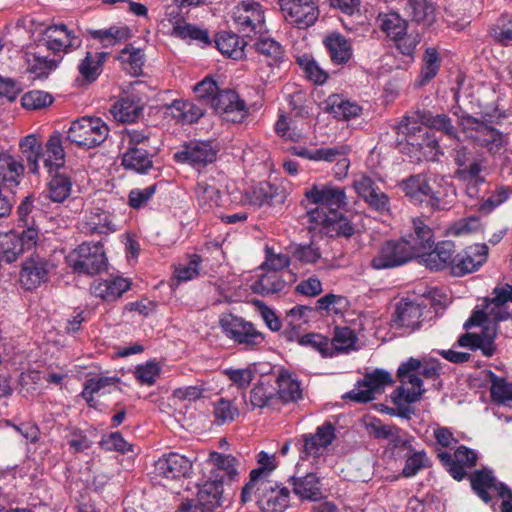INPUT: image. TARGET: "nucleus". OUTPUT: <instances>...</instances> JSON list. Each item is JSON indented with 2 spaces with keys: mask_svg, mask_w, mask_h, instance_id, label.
Returning a JSON list of instances; mask_svg holds the SVG:
<instances>
[{
  "mask_svg": "<svg viewBox=\"0 0 512 512\" xmlns=\"http://www.w3.org/2000/svg\"><path fill=\"white\" fill-rule=\"evenodd\" d=\"M19 147L27 161L29 171L33 174L38 173L39 160L43 157V149L37 136L34 134L27 135L20 141Z\"/></svg>",
  "mask_w": 512,
  "mask_h": 512,
  "instance_id": "obj_47",
  "label": "nucleus"
},
{
  "mask_svg": "<svg viewBox=\"0 0 512 512\" xmlns=\"http://www.w3.org/2000/svg\"><path fill=\"white\" fill-rule=\"evenodd\" d=\"M277 400L276 395L269 386L260 383L252 388L250 391V402L253 407L265 408L273 406Z\"/></svg>",
  "mask_w": 512,
  "mask_h": 512,
  "instance_id": "obj_62",
  "label": "nucleus"
},
{
  "mask_svg": "<svg viewBox=\"0 0 512 512\" xmlns=\"http://www.w3.org/2000/svg\"><path fill=\"white\" fill-rule=\"evenodd\" d=\"M453 159L458 166L456 174L463 179H476L483 169L481 155H476L466 145L458 144L454 148Z\"/></svg>",
  "mask_w": 512,
  "mask_h": 512,
  "instance_id": "obj_28",
  "label": "nucleus"
},
{
  "mask_svg": "<svg viewBox=\"0 0 512 512\" xmlns=\"http://www.w3.org/2000/svg\"><path fill=\"white\" fill-rule=\"evenodd\" d=\"M433 237L432 229L425 224L423 220L414 219L413 233L409 234L407 237H403V239L409 243L414 256L419 257L426 250L431 249L434 243Z\"/></svg>",
  "mask_w": 512,
  "mask_h": 512,
  "instance_id": "obj_37",
  "label": "nucleus"
},
{
  "mask_svg": "<svg viewBox=\"0 0 512 512\" xmlns=\"http://www.w3.org/2000/svg\"><path fill=\"white\" fill-rule=\"evenodd\" d=\"M504 112L498 108L484 110L481 118L464 114L459 118V126L465 139L474 147L485 149L490 155L500 154L509 142V136L494 127L502 118Z\"/></svg>",
  "mask_w": 512,
  "mask_h": 512,
  "instance_id": "obj_1",
  "label": "nucleus"
},
{
  "mask_svg": "<svg viewBox=\"0 0 512 512\" xmlns=\"http://www.w3.org/2000/svg\"><path fill=\"white\" fill-rule=\"evenodd\" d=\"M423 307L412 300L401 299L395 307L391 319L394 329L403 330L404 334H410L420 328L423 316Z\"/></svg>",
  "mask_w": 512,
  "mask_h": 512,
  "instance_id": "obj_20",
  "label": "nucleus"
},
{
  "mask_svg": "<svg viewBox=\"0 0 512 512\" xmlns=\"http://www.w3.org/2000/svg\"><path fill=\"white\" fill-rule=\"evenodd\" d=\"M53 264L38 254H33L22 263L20 282L26 290H33L48 281Z\"/></svg>",
  "mask_w": 512,
  "mask_h": 512,
  "instance_id": "obj_19",
  "label": "nucleus"
},
{
  "mask_svg": "<svg viewBox=\"0 0 512 512\" xmlns=\"http://www.w3.org/2000/svg\"><path fill=\"white\" fill-rule=\"evenodd\" d=\"M335 437V428L330 422H325L317 427L314 434H304L302 436L301 458L308 459L310 456L318 457L322 455L323 451L332 444Z\"/></svg>",
  "mask_w": 512,
  "mask_h": 512,
  "instance_id": "obj_25",
  "label": "nucleus"
},
{
  "mask_svg": "<svg viewBox=\"0 0 512 512\" xmlns=\"http://www.w3.org/2000/svg\"><path fill=\"white\" fill-rule=\"evenodd\" d=\"M306 223L310 231L319 230L331 236L350 237L354 234V227L340 211H325V209H311L306 215Z\"/></svg>",
  "mask_w": 512,
  "mask_h": 512,
  "instance_id": "obj_10",
  "label": "nucleus"
},
{
  "mask_svg": "<svg viewBox=\"0 0 512 512\" xmlns=\"http://www.w3.org/2000/svg\"><path fill=\"white\" fill-rule=\"evenodd\" d=\"M219 324L226 337L247 349H252L264 341L263 334L242 317L227 314L220 318Z\"/></svg>",
  "mask_w": 512,
  "mask_h": 512,
  "instance_id": "obj_11",
  "label": "nucleus"
},
{
  "mask_svg": "<svg viewBox=\"0 0 512 512\" xmlns=\"http://www.w3.org/2000/svg\"><path fill=\"white\" fill-rule=\"evenodd\" d=\"M288 483L301 501L318 502L324 497L320 478L315 473H307L300 477L291 476Z\"/></svg>",
  "mask_w": 512,
  "mask_h": 512,
  "instance_id": "obj_29",
  "label": "nucleus"
},
{
  "mask_svg": "<svg viewBox=\"0 0 512 512\" xmlns=\"http://www.w3.org/2000/svg\"><path fill=\"white\" fill-rule=\"evenodd\" d=\"M437 457L441 464L446 468L449 474L457 481L462 480L467 475L466 468H472L477 463V453L464 446H459L452 456L448 452H439Z\"/></svg>",
  "mask_w": 512,
  "mask_h": 512,
  "instance_id": "obj_22",
  "label": "nucleus"
},
{
  "mask_svg": "<svg viewBox=\"0 0 512 512\" xmlns=\"http://www.w3.org/2000/svg\"><path fill=\"white\" fill-rule=\"evenodd\" d=\"M492 295V298L484 299L481 308L477 306L470 318L465 322L464 328L469 329L473 326H479L488 320L499 322L510 317L507 302H512V285L505 284L501 287H495Z\"/></svg>",
  "mask_w": 512,
  "mask_h": 512,
  "instance_id": "obj_3",
  "label": "nucleus"
},
{
  "mask_svg": "<svg viewBox=\"0 0 512 512\" xmlns=\"http://www.w3.org/2000/svg\"><path fill=\"white\" fill-rule=\"evenodd\" d=\"M426 125L430 129L443 132L450 138L459 140L457 129L452 124V120L445 114L431 115L426 118Z\"/></svg>",
  "mask_w": 512,
  "mask_h": 512,
  "instance_id": "obj_64",
  "label": "nucleus"
},
{
  "mask_svg": "<svg viewBox=\"0 0 512 512\" xmlns=\"http://www.w3.org/2000/svg\"><path fill=\"white\" fill-rule=\"evenodd\" d=\"M259 508L264 512H283L290 503V490L271 480H262L254 488Z\"/></svg>",
  "mask_w": 512,
  "mask_h": 512,
  "instance_id": "obj_13",
  "label": "nucleus"
},
{
  "mask_svg": "<svg viewBox=\"0 0 512 512\" xmlns=\"http://www.w3.org/2000/svg\"><path fill=\"white\" fill-rule=\"evenodd\" d=\"M72 183L69 177L64 174H56L48 184L46 198L53 202L62 203L71 194Z\"/></svg>",
  "mask_w": 512,
  "mask_h": 512,
  "instance_id": "obj_57",
  "label": "nucleus"
},
{
  "mask_svg": "<svg viewBox=\"0 0 512 512\" xmlns=\"http://www.w3.org/2000/svg\"><path fill=\"white\" fill-rule=\"evenodd\" d=\"M39 231L36 227L24 229L21 233L9 232L0 235V259L6 263L15 262L25 251L37 244Z\"/></svg>",
  "mask_w": 512,
  "mask_h": 512,
  "instance_id": "obj_12",
  "label": "nucleus"
},
{
  "mask_svg": "<svg viewBox=\"0 0 512 512\" xmlns=\"http://www.w3.org/2000/svg\"><path fill=\"white\" fill-rule=\"evenodd\" d=\"M155 154L156 152L144 149H126L122 156V165L127 170L143 174L152 168Z\"/></svg>",
  "mask_w": 512,
  "mask_h": 512,
  "instance_id": "obj_45",
  "label": "nucleus"
},
{
  "mask_svg": "<svg viewBox=\"0 0 512 512\" xmlns=\"http://www.w3.org/2000/svg\"><path fill=\"white\" fill-rule=\"evenodd\" d=\"M324 110L337 120L349 121L362 114V107L342 94H331L324 101Z\"/></svg>",
  "mask_w": 512,
  "mask_h": 512,
  "instance_id": "obj_31",
  "label": "nucleus"
},
{
  "mask_svg": "<svg viewBox=\"0 0 512 512\" xmlns=\"http://www.w3.org/2000/svg\"><path fill=\"white\" fill-rule=\"evenodd\" d=\"M305 196L312 203L320 205L316 209H325L327 212L339 211L348 204L345 190L333 185H314L305 192Z\"/></svg>",
  "mask_w": 512,
  "mask_h": 512,
  "instance_id": "obj_24",
  "label": "nucleus"
},
{
  "mask_svg": "<svg viewBox=\"0 0 512 512\" xmlns=\"http://www.w3.org/2000/svg\"><path fill=\"white\" fill-rule=\"evenodd\" d=\"M325 46L328 49L331 59L336 64H346L352 56L350 42L341 34H331L326 37Z\"/></svg>",
  "mask_w": 512,
  "mask_h": 512,
  "instance_id": "obj_48",
  "label": "nucleus"
},
{
  "mask_svg": "<svg viewBox=\"0 0 512 512\" xmlns=\"http://www.w3.org/2000/svg\"><path fill=\"white\" fill-rule=\"evenodd\" d=\"M166 112L174 119L185 124L197 122L205 113L204 104L184 100H174L165 105Z\"/></svg>",
  "mask_w": 512,
  "mask_h": 512,
  "instance_id": "obj_36",
  "label": "nucleus"
},
{
  "mask_svg": "<svg viewBox=\"0 0 512 512\" xmlns=\"http://www.w3.org/2000/svg\"><path fill=\"white\" fill-rule=\"evenodd\" d=\"M214 42L219 52L232 60L239 61L245 56L246 42L236 33L227 31L219 32Z\"/></svg>",
  "mask_w": 512,
  "mask_h": 512,
  "instance_id": "obj_41",
  "label": "nucleus"
},
{
  "mask_svg": "<svg viewBox=\"0 0 512 512\" xmlns=\"http://www.w3.org/2000/svg\"><path fill=\"white\" fill-rule=\"evenodd\" d=\"M393 383L390 373L376 369L367 373L362 381H359L355 388L348 392L344 399H350L357 403H366L375 399V393H379L387 385Z\"/></svg>",
  "mask_w": 512,
  "mask_h": 512,
  "instance_id": "obj_17",
  "label": "nucleus"
},
{
  "mask_svg": "<svg viewBox=\"0 0 512 512\" xmlns=\"http://www.w3.org/2000/svg\"><path fill=\"white\" fill-rule=\"evenodd\" d=\"M47 158L44 159L45 166L60 168L65 163V151L63 147L62 134L54 131L48 138L46 144Z\"/></svg>",
  "mask_w": 512,
  "mask_h": 512,
  "instance_id": "obj_53",
  "label": "nucleus"
},
{
  "mask_svg": "<svg viewBox=\"0 0 512 512\" xmlns=\"http://www.w3.org/2000/svg\"><path fill=\"white\" fill-rule=\"evenodd\" d=\"M397 130L398 134L405 136L407 145L415 148L414 157L416 160L425 159L433 161L440 154H443L435 135L416 121H411L409 117H404L398 124Z\"/></svg>",
  "mask_w": 512,
  "mask_h": 512,
  "instance_id": "obj_4",
  "label": "nucleus"
},
{
  "mask_svg": "<svg viewBox=\"0 0 512 512\" xmlns=\"http://www.w3.org/2000/svg\"><path fill=\"white\" fill-rule=\"evenodd\" d=\"M496 336L495 328L485 327L482 333H466L457 341L461 347H468L471 350L480 349L483 355L491 357L495 352L494 338Z\"/></svg>",
  "mask_w": 512,
  "mask_h": 512,
  "instance_id": "obj_38",
  "label": "nucleus"
},
{
  "mask_svg": "<svg viewBox=\"0 0 512 512\" xmlns=\"http://www.w3.org/2000/svg\"><path fill=\"white\" fill-rule=\"evenodd\" d=\"M87 33L92 39L99 41L104 47L113 46L129 37V29L125 26L89 29Z\"/></svg>",
  "mask_w": 512,
  "mask_h": 512,
  "instance_id": "obj_52",
  "label": "nucleus"
},
{
  "mask_svg": "<svg viewBox=\"0 0 512 512\" xmlns=\"http://www.w3.org/2000/svg\"><path fill=\"white\" fill-rule=\"evenodd\" d=\"M201 257L194 254L187 263H180L175 267L174 276L179 282L195 279L200 274Z\"/></svg>",
  "mask_w": 512,
  "mask_h": 512,
  "instance_id": "obj_63",
  "label": "nucleus"
},
{
  "mask_svg": "<svg viewBox=\"0 0 512 512\" xmlns=\"http://www.w3.org/2000/svg\"><path fill=\"white\" fill-rule=\"evenodd\" d=\"M353 187L357 194L367 203V205L383 214L390 209V199L367 175H359L353 181Z\"/></svg>",
  "mask_w": 512,
  "mask_h": 512,
  "instance_id": "obj_23",
  "label": "nucleus"
},
{
  "mask_svg": "<svg viewBox=\"0 0 512 512\" xmlns=\"http://www.w3.org/2000/svg\"><path fill=\"white\" fill-rule=\"evenodd\" d=\"M131 283L123 277H111L105 280H97L91 286V292L95 297L111 302L120 298L130 289Z\"/></svg>",
  "mask_w": 512,
  "mask_h": 512,
  "instance_id": "obj_34",
  "label": "nucleus"
},
{
  "mask_svg": "<svg viewBox=\"0 0 512 512\" xmlns=\"http://www.w3.org/2000/svg\"><path fill=\"white\" fill-rule=\"evenodd\" d=\"M419 365V359L410 357L398 367L397 378L401 385L393 393L395 404H399L401 400L406 403L417 402L425 392L423 380L418 373Z\"/></svg>",
  "mask_w": 512,
  "mask_h": 512,
  "instance_id": "obj_8",
  "label": "nucleus"
},
{
  "mask_svg": "<svg viewBox=\"0 0 512 512\" xmlns=\"http://www.w3.org/2000/svg\"><path fill=\"white\" fill-rule=\"evenodd\" d=\"M399 187L410 200L417 204H426L432 210L448 209L450 201L446 199L449 192L455 195L449 184H439V189L432 188L423 174L411 175L399 183Z\"/></svg>",
  "mask_w": 512,
  "mask_h": 512,
  "instance_id": "obj_2",
  "label": "nucleus"
},
{
  "mask_svg": "<svg viewBox=\"0 0 512 512\" xmlns=\"http://www.w3.org/2000/svg\"><path fill=\"white\" fill-rule=\"evenodd\" d=\"M53 103L50 93L41 90H32L25 93L21 98V105L28 110H39L46 108Z\"/></svg>",
  "mask_w": 512,
  "mask_h": 512,
  "instance_id": "obj_60",
  "label": "nucleus"
},
{
  "mask_svg": "<svg viewBox=\"0 0 512 512\" xmlns=\"http://www.w3.org/2000/svg\"><path fill=\"white\" fill-rule=\"evenodd\" d=\"M198 503L205 507L207 511H214L228 503L223 495L222 480H210L199 486L197 493Z\"/></svg>",
  "mask_w": 512,
  "mask_h": 512,
  "instance_id": "obj_35",
  "label": "nucleus"
},
{
  "mask_svg": "<svg viewBox=\"0 0 512 512\" xmlns=\"http://www.w3.org/2000/svg\"><path fill=\"white\" fill-rule=\"evenodd\" d=\"M85 225L90 233L106 234L110 231H115L110 213L100 208L90 211Z\"/></svg>",
  "mask_w": 512,
  "mask_h": 512,
  "instance_id": "obj_56",
  "label": "nucleus"
},
{
  "mask_svg": "<svg viewBox=\"0 0 512 512\" xmlns=\"http://www.w3.org/2000/svg\"><path fill=\"white\" fill-rule=\"evenodd\" d=\"M192 471V461L175 452L162 455L154 463L155 476L168 480L188 478Z\"/></svg>",
  "mask_w": 512,
  "mask_h": 512,
  "instance_id": "obj_18",
  "label": "nucleus"
},
{
  "mask_svg": "<svg viewBox=\"0 0 512 512\" xmlns=\"http://www.w3.org/2000/svg\"><path fill=\"white\" fill-rule=\"evenodd\" d=\"M406 9L415 22L424 26H430L436 20V5L433 0H407Z\"/></svg>",
  "mask_w": 512,
  "mask_h": 512,
  "instance_id": "obj_46",
  "label": "nucleus"
},
{
  "mask_svg": "<svg viewBox=\"0 0 512 512\" xmlns=\"http://www.w3.org/2000/svg\"><path fill=\"white\" fill-rule=\"evenodd\" d=\"M377 21L381 30L392 39L397 49L407 56H411L420 41L418 34H408V22L398 13L390 12L379 14Z\"/></svg>",
  "mask_w": 512,
  "mask_h": 512,
  "instance_id": "obj_9",
  "label": "nucleus"
},
{
  "mask_svg": "<svg viewBox=\"0 0 512 512\" xmlns=\"http://www.w3.org/2000/svg\"><path fill=\"white\" fill-rule=\"evenodd\" d=\"M471 487L474 493L485 503L491 501L489 489L495 488L502 498H510L512 500V490L504 483H496L492 473L487 470L475 471L470 477Z\"/></svg>",
  "mask_w": 512,
  "mask_h": 512,
  "instance_id": "obj_27",
  "label": "nucleus"
},
{
  "mask_svg": "<svg viewBox=\"0 0 512 512\" xmlns=\"http://www.w3.org/2000/svg\"><path fill=\"white\" fill-rule=\"evenodd\" d=\"M172 34L183 40L194 41L201 46H209L212 41L207 29L190 23H177L173 27Z\"/></svg>",
  "mask_w": 512,
  "mask_h": 512,
  "instance_id": "obj_50",
  "label": "nucleus"
},
{
  "mask_svg": "<svg viewBox=\"0 0 512 512\" xmlns=\"http://www.w3.org/2000/svg\"><path fill=\"white\" fill-rule=\"evenodd\" d=\"M211 106L226 122L240 123L248 115L245 102L231 89L218 91L211 98Z\"/></svg>",
  "mask_w": 512,
  "mask_h": 512,
  "instance_id": "obj_16",
  "label": "nucleus"
},
{
  "mask_svg": "<svg viewBox=\"0 0 512 512\" xmlns=\"http://www.w3.org/2000/svg\"><path fill=\"white\" fill-rule=\"evenodd\" d=\"M419 258L421 262L430 270H442L450 267L455 259V245L453 242L445 240L436 244L431 251H425Z\"/></svg>",
  "mask_w": 512,
  "mask_h": 512,
  "instance_id": "obj_30",
  "label": "nucleus"
},
{
  "mask_svg": "<svg viewBox=\"0 0 512 512\" xmlns=\"http://www.w3.org/2000/svg\"><path fill=\"white\" fill-rule=\"evenodd\" d=\"M67 261L78 274L93 276L107 268V257L101 242H83L69 253Z\"/></svg>",
  "mask_w": 512,
  "mask_h": 512,
  "instance_id": "obj_7",
  "label": "nucleus"
},
{
  "mask_svg": "<svg viewBox=\"0 0 512 512\" xmlns=\"http://www.w3.org/2000/svg\"><path fill=\"white\" fill-rule=\"evenodd\" d=\"M285 20L299 29H306L316 23L319 8L315 0H279Z\"/></svg>",
  "mask_w": 512,
  "mask_h": 512,
  "instance_id": "obj_14",
  "label": "nucleus"
},
{
  "mask_svg": "<svg viewBox=\"0 0 512 512\" xmlns=\"http://www.w3.org/2000/svg\"><path fill=\"white\" fill-rule=\"evenodd\" d=\"M214 417L218 425H223L234 421L239 415L238 408L231 400L220 398L214 403Z\"/></svg>",
  "mask_w": 512,
  "mask_h": 512,
  "instance_id": "obj_61",
  "label": "nucleus"
},
{
  "mask_svg": "<svg viewBox=\"0 0 512 512\" xmlns=\"http://www.w3.org/2000/svg\"><path fill=\"white\" fill-rule=\"evenodd\" d=\"M217 152L209 141H191L175 154V158L192 166H206L216 160Z\"/></svg>",
  "mask_w": 512,
  "mask_h": 512,
  "instance_id": "obj_26",
  "label": "nucleus"
},
{
  "mask_svg": "<svg viewBox=\"0 0 512 512\" xmlns=\"http://www.w3.org/2000/svg\"><path fill=\"white\" fill-rule=\"evenodd\" d=\"M109 127L98 117H82L73 121L67 131V140L83 149L101 145L109 135Z\"/></svg>",
  "mask_w": 512,
  "mask_h": 512,
  "instance_id": "obj_5",
  "label": "nucleus"
},
{
  "mask_svg": "<svg viewBox=\"0 0 512 512\" xmlns=\"http://www.w3.org/2000/svg\"><path fill=\"white\" fill-rule=\"evenodd\" d=\"M195 195L200 209L205 213L220 206L221 193L214 184L198 182L195 186Z\"/></svg>",
  "mask_w": 512,
  "mask_h": 512,
  "instance_id": "obj_49",
  "label": "nucleus"
},
{
  "mask_svg": "<svg viewBox=\"0 0 512 512\" xmlns=\"http://www.w3.org/2000/svg\"><path fill=\"white\" fill-rule=\"evenodd\" d=\"M277 399L284 403L295 402L302 398L301 384L290 372L280 370L276 377Z\"/></svg>",
  "mask_w": 512,
  "mask_h": 512,
  "instance_id": "obj_42",
  "label": "nucleus"
},
{
  "mask_svg": "<svg viewBox=\"0 0 512 512\" xmlns=\"http://www.w3.org/2000/svg\"><path fill=\"white\" fill-rule=\"evenodd\" d=\"M488 250L486 244L477 243L455 253L452 275L460 277L477 271L487 261Z\"/></svg>",
  "mask_w": 512,
  "mask_h": 512,
  "instance_id": "obj_21",
  "label": "nucleus"
},
{
  "mask_svg": "<svg viewBox=\"0 0 512 512\" xmlns=\"http://www.w3.org/2000/svg\"><path fill=\"white\" fill-rule=\"evenodd\" d=\"M208 460L211 462L214 468L223 472V475L220 476V480L223 481V478L225 476L228 478L229 481L237 480L239 475L238 468L240 462L236 457L229 454H222L213 451L209 454Z\"/></svg>",
  "mask_w": 512,
  "mask_h": 512,
  "instance_id": "obj_51",
  "label": "nucleus"
},
{
  "mask_svg": "<svg viewBox=\"0 0 512 512\" xmlns=\"http://www.w3.org/2000/svg\"><path fill=\"white\" fill-rule=\"evenodd\" d=\"M47 47L55 53L67 52L74 45V36L64 24L51 25L45 30Z\"/></svg>",
  "mask_w": 512,
  "mask_h": 512,
  "instance_id": "obj_43",
  "label": "nucleus"
},
{
  "mask_svg": "<svg viewBox=\"0 0 512 512\" xmlns=\"http://www.w3.org/2000/svg\"><path fill=\"white\" fill-rule=\"evenodd\" d=\"M145 107L143 99L135 94H126L116 101L111 113L120 122H135L142 114Z\"/></svg>",
  "mask_w": 512,
  "mask_h": 512,
  "instance_id": "obj_33",
  "label": "nucleus"
},
{
  "mask_svg": "<svg viewBox=\"0 0 512 512\" xmlns=\"http://www.w3.org/2000/svg\"><path fill=\"white\" fill-rule=\"evenodd\" d=\"M263 271L264 272L259 275L258 279L251 284L253 292L267 296L279 293L285 288L286 282L279 272L268 269Z\"/></svg>",
  "mask_w": 512,
  "mask_h": 512,
  "instance_id": "obj_44",
  "label": "nucleus"
},
{
  "mask_svg": "<svg viewBox=\"0 0 512 512\" xmlns=\"http://www.w3.org/2000/svg\"><path fill=\"white\" fill-rule=\"evenodd\" d=\"M123 142H126L127 149H144L149 152H157L159 143L155 129L144 126L142 128H126L123 131Z\"/></svg>",
  "mask_w": 512,
  "mask_h": 512,
  "instance_id": "obj_32",
  "label": "nucleus"
},
{
  "mask_svg": "<svg viewBox=\"0 0 512 512\" xmlns=\"http://www.w3.org/2000/svg\"><path fill=\"white\" fill-rule=\"evenodd\" d=\"M255 50L263 56L267 64L281 63L285 61V50L283 46L271 38H263L255 43Z\"/></svg>",
  "mask_w": 512,
  "mask_h": 512,
  "instance_id": "obj_54",
  "label": "nucleus"
},
{
  "mask_svg": "<svg viewBox=\"0 0 512 512\" xmlns=\"http://www.w3.org/2000/svg\"><path fill=\"white\" fill-rule=\"evenodd\" d=\"M231 19L235 29L243 37H254L267 31L265 9L257 1L243 0L231 12Z\"/></svg>",
  "mask_w": 512,
  "mask_h": 512,
  "instance_id": "obj_6",
  "label": "nucleus"
},
{
  "mask_svg": "<svg viewBox=\"0 0 512 512\" xmlns=\"http://www.w3.org/2000/svg\"><path fill=\"white\" fill-rule=\"evenodd\" d=\"M258 462L260 467L253 469L249 475V481L243 486L241 491V501L246 503L251 500L254 488L257 483L262 480H269L267 476L274 470L273 459L264 451L258 455Z\"/></svg>",
  "mask_w": 512,
  "mask_h": 512,
  "instance_id": "obj_39",
  "label": "nucleus"
},
{
  "mask_svg": "<svg viewBox=\"0 0 512 512\" xmlns=\"http://www.w3.org/2000/svg\"><path fill=\"white\" fill-rule=\"evenodd\" d=\"M413 257L412 248L405 239L390 240L381 246L370 265L375 270L391 269L409 262Z\"/></svg>",
  "mask_w": 512,
  "mask_h": 512,
  "instance_id": "obj_15",
  "label": "nucleus"
},
{
  "mask_svg": "<svg viewBox=\"0 0 512 512\" xmlns=\"http://www.w3.org/2000/svg\"><path fill=\"white\" fill-rule=\"evenodd\" d=\"M405 465L402 469V475L406 478L415 476L419 471L431 466L429 457L424 450L417 451L413 447L405 452Z\"/></svg>",
  "mask_w": 512,
  "mask_h": 512,
  "instance_id": "obj_55",
  "label": "nucleus"
},
{
  "mask_svg": "<svg viewBox=\"0 0 512 512\" xmlns=\"http://www.w3.org/2000/svg\"><path fill=\"white\" fill-rule=\"evenodd\" d=\"M357 336L349 327H337L334 332L331 344V352L333 356L336 353L348 352L355 349Z\"/></svg>",
  "mask_w": 512,
  "mask_h": 512,
  "instance_id": "obj_58",
  "label": "nucleus"
},
{
  "mask_svg": "<svg viewBox=\"0 0 512 512\" xmlns=\"http://www.w3.org/2000/svg\"><path fill=\"white\" fill-rule=\"evenodd\" d=\"M25 171L21 159L7 152L0 153V182L8 187H16L20 184Z\"/></svg>",
  "mask_w": 512,
  "mask_h": 512,
  "instance_id": "obj_40",
  "label": "nucleus"
},
{
  "mask_svg": "<svg viewBox=\"0 0 512 512\" xmlns=\"http://www.w3.org/2000/svg\"><path fill=\"white\" fill-rule=\"evenodd\" d=\"M490 395L494 403L512 406V384L490 372Z\"/></svg>",
  "mask_w": 512,
  "mask_h": 512,
  "instance_id": "obj_59",
  "label": "nucleus"
}]
</instances>
